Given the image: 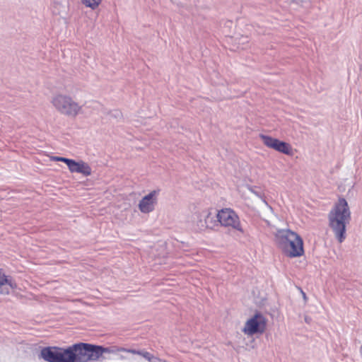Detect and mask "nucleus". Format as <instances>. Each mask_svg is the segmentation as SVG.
Returning <instances> with one entry per match:
<instances>
[{
	"label": "nucleus",
	"instance_id": "f257e3e1",
	"mask_svg": "<svg viewBox=\"0 0 362 362\" xmlns=\"http://www.w3.org/2000/svg\"><path fill=\"white\" fill-rule=\"evenodd\" d=\"M329 225L337 240L341 243L346 239V228L351 220V212L346 200L340 198L329 215Z\"/></svg>",
	"mask_w": 362,
	"mask_h": 362
},
{
	"label": "nucleus",
	"instance_id": "f03ea898",
	"mask_svg": "<svg viewBox=\"0 0 362 362\" xmlns=\"http://www.w3.org/2000/svg\"><path fill=\"white\" fill-rule=\"evenodd\" d=\"M275 242L283 252L289 257L303 255V242L296 233L291 230H279L275 235Z\"/></svg>",
	"mask_w": 362,
	"mask_h": 362
},
{
	"label": "nucleus",
	"instance_id": "7ed1b4c3",
	"mask_svg": "<svg viewBox=\"0 0 362 362\" xmlns=\"http://www.w3.org/2000/svg\"><path fill=\"white\" fill-rule=\"evenodd\" d=\"M51 103L57 112L67 117H76L82 109V106L71 96L62 93L54 95Z\"/></svg>",
	"mask_w": 362,
	"mask_h": 362
},
{
	"label": "nucleus",
	"instance_id": "20e7f679",
	"mask_svg": "<svg viewBox=\"0 0 362 362\" xmlns=\"http://www.w3.org/2000/svg\"><path fill=\"white\" fill-rule=\"evenodd\" d=\"M216 217L221 226L231 227L243 233L239 217L233 210L229 208L223 209L218 212Z\"/></svg>",
	"mask_w": 362,
	"mask_h": 362
},
{
	"label": "nucleus",
	"instance_id": "39448f33",
	"mask_svg": "<svg viewBox=\"0 0 362 362\" xmlns=\"http://www.w3.org/2000/svg\"><path fill=\"white\" fill-rule=\"evenodd\" d=\"M266 318L261 313H256L246 322L243 332L247 335L262 334L266 329Z\"/></svg>",
	"mask_w": 362,
	"mask_h": 362
},
{
	"label": "nucleus",
	"instance_id": "423d86ee",
	"mask_svg": "<svg viewBox=\"0 0 362 362\" xmlns=\"http://www.w3.org/2000/svg\"><path fill=\"white\" fill-rule=\"evenodd\" d=\"M159 190H153L140 201L138 205L139 209L144 214H148L155 209L158 202V195Z\"/></svg>",
	"mask_w": 362,
	"mask_h": 362
},
{
	"label": "nucleus",
	"instance_id": "0eeeda50",
	"mask_svg": "<svg viewBox=\"0 0 362 362\" xmlns=\"http://www.w3.org/2000/svg\"><path fill=\"white\" fill-rule=\"evenodd\" d=\"M40 356L48 362H63L59 348L57 346L43 348L41 350Z\"/></svg>",
	"mask_w": 362,
	"mask_h": 362
},
{
	"label": "nucleus",
	"instance_id": "6e6552de",
	"mask_svg": "<svg viewBox=\"0 0 362 362\" xmlns=\"http://www.w3.org/2000/svg\"><path fill=\"white\" fill-rule=\"evenodd\" d=\"M76 355V362H88L86 343L80 342L72 345Z\"/></svg>",
	"mask_w": 362,
	"mask_h": 362
},
{
	"label": "nucleus",
	"instance_id": "1a4fd4ad",
	"mask_svg": "<svg viewBox=\"0 0 362 362\" xmlns=\"http://www.w3.org/2000/svg\"><path fill=\"white\" fill-rule=\"evenodd\" d=\"M88 361H97L100 356V346L86 343Z\"/></svg>",
	"mask_w": 362,
	"mask_h": 362
},
{
	"label": "nucleus",
	"instance_id": "9d476101",
	"mask_svg": "<svg viewBox=\"0 0 362 362\" xmlns=\"http://www.w3.org/2000/svg\"><path fill=\"white\" fill-rule=\"evenodd\" d=\"M59 353L62 355L63 362H76V355L72 345L66 349L59 348Z\"/></svg>",
	"mask_w": 362,
	"mask_h": 362
},
{
	"label": "nucleus",
	"instance_id": "9b49d317",
	"mask_svg": "<svg viewBox=\"0 0 362 362\" xmlns=\"http://www.w3.org/2000/svg\"><path fill=\"white\" fill-rule=\"evenodd\" d=\"M260 139H262L263 144L268 148H273L274 150H277L278 145L280 142V140L276 138H273L270 136L260 134Z\"/></svg>",
	"mask_w": 362,
	"mask_h": 362
},
{
	"label": "nucleus",
	"instance_id": "f8f14e48",
	"mask_svg": "<svg viewBox=\"0 0 362 362\" xmlns=\"http://www.w3.org/2000/svg\"><path fill=\"white\" fill-rule=\"evenodd\" d=\"M209 215H202L200 213H195L193 215V218L197 221V228L199 230H204L209 227L207 225L206 218H209Z\"/></svg>",
	"mask_w": 362,
	"mask_h": 362
},
{
	"label": "nucleus",
	"instance_id": "ddd939ff",
	"mask_svg": "<svg viewBox=\"0 0 362 362\" xmlns=\"http://www.w3.org/2000/svg\"><path fill=\"white\" fill-rule=\"evenodd\" d=\"M129 349L120 347V346H108V347H104L103 346H100V356L105 353L106 354H116L117 352H126L129 353Z\"/></svg>",
	"mask_w": 362,
	"mask_h": 362
},
{
	"label": "nucleus",
	"instance_id": "4468645a",
	"mask_svg": "<svg viewBox=\"0 0 362 362\" xmlns=\"http://www.w3.org/2000/svg\"><path fill=\"white\" fill-rule=\"evenodd\" d=\"M277 151L284 153L286 155H291L292 154V148L291 145L285 141H280Z\"/></svg>",
	"mask_w": 362,
	"mask_h": 362
},
{
	"label": "nucleus",
	"instance_id": "2eb2a0df",
	"mask_svg": "<svg viewBox=\"0 0 362 362\" xmlns=\"http://www.w3.org/2000/svg\"><path fill=\"white\" fill-rule=\"evenodd\" d=\"M8 284L11 288H13L16 286V284L12 281L11 278H8L0 270V286Z\"/></svg>",
	"mask_w": 362,
	"mask_h": 362
},
{
	"label": "nucleus",
	"instance_id": "dca6fc26",
	"mask_svg": "<svg viewBox=\"0 0 362 362\" xmlns=\"http://www.w3.org/2000/svg\"><path fill=\"white\" fill-rule=\"evenodd\" d=\"M78 173L82 174L84 176H89L92 173V170L90 165L83 160H81V165Z\"/></svg>",
	"mask_w": 362,
	"mask_h": 362
},
{
	"label": "nucleus",
	"instance_id": "f3484780",
	"mask_svg": "<svg viewBox=\"0 0 362 362\" xmlns=\"http://www.w3.org/2000/svg\"><path fill=\"white\" fill-rule=\"evenodd\" d=\"M129 353L142 356L144 358L147 359L149 362H151L152 361V359H153L155 358V356L151 355L149 352L140 351V350L129 349Z\"/></svg>",
	"mask_w": 362,
	"mask_h": 362
},
{
	"label": "nucleus",
	"instance_id": "a211bd4d",
	"mask_svg": "<svg viewBox=\"0 0 362 362\" xmlns=\"http://www.w3.org/2000/svg\"><path fill=\"white\" fill-rule=\"evenodd\" d=\"M82 3L92 9H95L101 3L102 0H81Z\"/></svg>",
	"mask_w": 362,
	"mask_h": 362
},
{
	"label": "nucleus",
	"instance_id": "6ab92c4d",
	"mask_svg": "<svg viewBox=\"0 0 362 362\" xmlns=\"http://www.w3.org/2000/svg\"><path fill=\"white\" fill-rule=\"evenodd\" d=\"M80 165H81V160L76 161L72 159L68 168L71 173H78Z\"/></svg>",
	"mask_w": 362,
	"mask_h": 362
},
{
	"label": "nucleus",
	"instance_id": "aec40b11",
	"mask_svg": "<svg viewBox=\"0 0 362 362\" xmlns=\"http://www.w3.org/2000/svg\"><path fill=\"white\" fill-rule=\"evenodd\" d=\"M72 159H70V158H64V157H62L60 158V161L61 162H63L64 163H66L67 165V166L69 167L71 161Z\"/></svg>",
	"mask_w": 362,
	"mask_h": 362
},
{
	"label": "nucleus",
	"instance_id": "412c9836",
	"mask_svg": "<svg viewBox=\"0 0 362 362\" xmlns=\"http://www.w3.org/2000/svg\"><path fill=\"white\" fill-rule=\"evenodd\" d=\"M111 115L116 118L119 117H121V112L119 111L116 110L114 112H112Z\"/></svg>",
	"mask_w": 362,
	"mask_h": 362
},
{
	"label": "nucleus",
	"instance_id": "4be33fe9",
	"mask_svg": "<svg viewBox=\"0 0 362 362\" xmlns=\"http://www.w3.org/2000/svg\"><path fill=\"white\" fill-rule=\"evenodd\" d=\"M300 293H301V294L303 296V299L305 300H307V296H306L305 293L301 288H300Z\"/></svg>",
	"mask_w": 362,
	"mask_h": 362
},
{
	"label": "nucleus",
	"instance_id": "5701e85b",
	"mask_svg": "<svg viewBox=\"0 0 362 362\" xmlns=\"http://www.w3.org/2000/svg\"><path fill=\"white\" fill-rule=\"evenodd\" d=\"M62 157H58V156H54L52 157V160H55V161H60V158Z\"/></svg>",
	"mask_w": 362,
	"mask_h": 362
},
{
	"label": "nucleus",
	"instance_id": "b1692460",
	"mask_svg": "<svg viewBox=\"0 0 362 362\" xmlns=\"http://www.w3.org/2000/svg\"><path fill=\"white\" fill-rule=\"evenodd\" d=\"M151 362H160V360L156 357H155Z\"/></svg>",
	"mask_w": 362,
	"mask_h": 362
},
{
	"label": "nucleus",
	"instance_id": "393cba45",
	"mask_svg": "<svg viewBox=\"0 0 362 362\" xmlns=\"http://www.w3.org/2000/svg\"><path fill=\"white\" fill-rule=\"evenodd\" d=\"M120 358H121V359H124V356H120Z\"/></svg>",
	"mask_w": 362,
	"mask_h": 362
}]
</instances>
